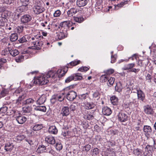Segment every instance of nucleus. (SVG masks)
Here are the masks:
<instances>
[{"instance_id": "f257e3e1", "label": "nucleus", "mask_w": 156, "mask_h": 156, "mask_svg": "<svg viewBox=\"0 0 156 156\" xmlns=\"http://www.w3.org/2000/svg\"><path fill=\"white\" fill-rule=\"evenodd\" d=\"M67 71V69L64 68L63 69H58L56 73H54L52 71L48 72L47 74V78L51 77L52 79H55L57 76L58 78L63 76Z\"/></svg>"}, {"instance_id": "f03ea898", "label": "nucleus", "mask_w": 156, "mask_h": 156, "mask_svg": "<svg viewBox=\"0 0 156 156\" xmlns=\"http://www.w3.org/2000/svg\"><path fill=\"white\" fill-rule=\"evenodd\" d=\"M48 78L47 76H46L45 75L38 77L37 78H34L32 81L31 83L34 84H37L41 85L45 84L49 81V80L47 79Z\"/></svg>"}, {"instance_id": "7ed1b4c3", "label": "nucleus", "mask_w": 156, "mask_h": 156, "mask_svg": "<svg viewBox=\"0 0 156 156\" xmlns=\"http://www.w3.org/2000/svg\"><path fill=\"white\" fill-rule=\"evenodd\" d=\"M32 20V16L30 15L26 14L22 16L20 18L21 23L26 24L30 22Z\"/></svg>"}, {"instance_id": "20e7f679", "label": "nucleus", "mask_w": 156, "mask_h": 156, "mask_svg": "<svg viewBox=\"0 0 156 156\" xmlns=\"http://www.w3.org/2000/svg\"><path fill=\"white\" fill-rule=\"evenodd\" d=\"M119 121L121 122H124L128 120V116L127 114L123 112H121L117 115Z\"/></svg>"}, {"instance_id": "39448f33", "label": "nucleus", "mask_w": 156, "mask_h": 156, "mask_svg": "<svg viewBox=\"0 0 156 156\" xmlns=\"http://www.w3.org/2000/svg\"><path fill=\"white\" fill-rule=\"evenodd\" d=\"M76 93L72 90L69 91L66 95L67 99L70 101H73L76 98Z\"/></svg>"}, {"instance_id": "423d86ee", "label": "nucleus", "mask_w": 156, "mask_h": 156, "mask_svg": "<svg viewBox=\"0 0 156 156\" xmlns=\"http://www.w3.org/2000/svg\"><path fill=\"white\" fill-rule=\"evenodd\" d=\"M33 9L34 13L36 14H39L45 10L44 7L38 5L35 6Z\"/></svg>"}, {"instance_id": "0eeeda50", "label": "nucleus", "mask_w": 156, "mask_h": 156, "mask_svg": "<svg viewBox=\"0 0 156 156\" xmlns=\"http://www.w3.org/2000/svg\"><path fill=\"white\" fill-rule=\"evenodd\" d=\"M31 44H33L35 47V49L37 50L40 49L43 44V41L37 40L32 41L30 42Z\"/></svg>"}, {"instance_id": "6e6552de", "label": "nucleus", "mask_w": 156, "mask_h": 156, "mask_svg": "<svg viewBox=\"0 0 156 156\" xmlns=\"http://www.w3.org/2000/svg\"><path fill=\"white\" fill-rule=\"evenodd\" d=\"M144 131L145 134L147 137H149L152 133V130L151 126H144Z\"/></svg>"}, {"instance_id": "1a4fd4ad", "label": "nucleus", "mask_w": 156, "mask_h": 156, "mask_svg": "<svg viewBox=\"0 0 156 156\" xmlns=\"http://www.w3.org/2000/svg\"><path fill=\"white\" fill-rule=\"evenodd\" d=\"M152 147L151 146L147 145L145 148L144 154L145 156H152Z\"/></svg>"}, {"instance_id": "9d476101", "label": "nucleus", "mask_w": 156, "mask_h": 156, "mask_svg": "<svg viewBox=\"0 0 156 156\" xmlns=\"http://www.w3.org/2000/svg\"><path fill=\"white\" fill-rule=\"evenodd\" d=\"M144 112L147 115H151L154 111L151 108L149 105L144 106Z\"/></svg>"}, {"instance_id": "9b49d317", "label": "nucleus", "mask_w": 156, "mask_h": 156, "mask_svg": "<svg viewBox=\"0 0 156 156\" xmlns=\"http://www.w3.org/2000/svg\"><path fill=\"white\" fill-rule=\"evenodd\" d=\"M75 23H73L71 21L69 20L67 21H65L62 22L60 25L62 27V28L64 27H66L67 28L73 26V25H75Z\"/></svg>"}, {"instance_id": "f8f14e48", "label": "nucleus", "mask_w": 156, "mask_h": 156, "mask_svg": "<svg viewBox=\"0 0 156 156\" xmlns=\"http://www.w3.org/2000/svg\"><path fill=\"white\" fill-rule=\"evenodd\" d=\"M16 118V121L20 124L23 123L27 120L26 118L23 115H19L17 116Z\"/></svg>"}, {"instance_id": "ddd939ff", "label": "nucleus", "mask_w": 156, "mask_h": 156, "mask_svg": "<svg viewBox=\"0 0 156 156\" xmlns=\"http://www.w3.org/2000/svg\"><path fill=\"white\" fill-rule=\"evenodd\" d=\"M45 140L46 142L51 144H54L55 142L54 137L52 136H46L45 138Z\"/></svg>"}, {"instance_id": "4468645a", "label": "nucleus", "mask_w": 156, "mask_h": 156, "mask_svg": "<svg viewBox=\"0 0 156 156\" xmlns=\"http://www.w3.org/2000/svg\"><path fill=\"white\" fill-rule=\"evenodd\" d=\"M149 61L147 59H145L143 60H139L137 62V65L140 67H144V69L145 70L148 64Z\"/></svg>"}, {"instance_id": "2eb2a0df", "label": "nucleus", "mask_w": 156, "mask_h": 156, "mask_svg": "<svg viewBox=\"0 0 156 156\" xmlns=\"http://www.w3.org/2000/svg\"><path fill=\"white\" fill-rule=\"evenodd\" d=\"M137 94L138 99L139 100L143 101L145 97L144 93L141 90H137Z\"/></svg>"}, {"instance_id": "dca6fc26", "label": "nucleus", "mask_w": 156, "mask_h": 156, "mask_svg": "<svg viewBox=\"0 0 156 156\" xmlns=\"http://www.w3.org/2000/svg\"><path fill=\"white\" fill-rule=\"evenodd\" d=\"M46 99V95L44 94H42L39 98L37 100V103L39 105L43 104L45 102Z\"/></svg>"}, {"instance_id": "f3484780", "label": "nucleus", "mask_w": 156, "mask_h": 156, "mask_svg": "<svg viewBox=\"0 0 156 156\" xmlns=\"http://www.w3.org/2000/svg\"><path fill=\"white\" fill-rule=\"evenodd\" d=\"M14 145L12 143L7 142L4 147L5 150L7 151H11L13 148Z\"/></svg>"}, {"instance_id": "a211bd4d", "label": "nucleus", "mask_w": 156, "mask_h": 156, "mask_svg": "<svg viewBox=\"0 0 156 156\" xmlns=\"http://www.w3.org/2000/svg\"><path fill=\"white\" fill-rule=\"evenodd\" d=\"M112 112L110 108L107 107H104L102 108V113L104 115H109Z\"/></svg>"}, {"instance_id": "6ab92c4d", "label": "nucleus", "mask_w": 156, "mask_h": 156, "mask_svg": "<svg viewBox=\"0 0 156 156\" xmlns=\"http://www.w3.org/2000/svg\"><path fill=\"white\" fill-rule=\"evenodd\" d=\"M19 41L21 43L26 42H31L30 36L29 35H25L22 37L19 40Z\"/></svg>"}, {"instance_id": "aec40b11", "label": "nucleus", "mask_w": 156, "mask_h": 156, "mask_svg": "<svg viewBox=\"0 0 156 156\" xmlns=\"http://www.w3.org/2000/svg\"><path fill=\"white\" fill-rule=\"evenodd\" d=\"M43 38L42 36L40 34H37L34 36L33 37H30L31 42L32 41H36L38 40L40 41H43Z\"/></svg>"}, {"instance_id": "412c9836", "label": "nucleus", "mask_w": 156, "mask_h": 156, "mask_svg": "<svg viewBox=\"0 0 156 156\" xmlns=\"http://www.w3.org/2000/svg\"><path fill=\"white\" fill-rule=\"evenodd\" d=\"M7 7L5 6H2L0 7V13H2V16L7 17L8 16L7 11L6 10Z\"/></svg>"}, {"instance_id": "4be33fe9", "label": "nucleus", "mask_w": 156, "mask_h": 156, "mask_svg": "<svg viewBox=\"0 0 156 156\" xmlns=\"http://www.w3.org/2000/svg\"><path fill=\"white\" fill-rule=\"evenodd\" d=\"M77 9L76 8H71L67 11V15L69 17H72L77 13Z\"/></svg>"}, {"instance_id": "5701e85b", "label": "nucleus", "mask_w": 156, "mask_h": 156, "mask_svg": "<svg viewBox=\"0 0 156 156\" xmlns=\"http://www.w3.org/2000/svg\"><path fill=\"white\" fill-rule=\"evenodd\" d=\"M69 108L67 106L64 107L61 110V114L63 116H66L69 114Z\"/></svg>"}, {"instance_id": "b1692460", "label": "nucleus", "mask_w": 156, "mask_h": 156, "mask_svg": "<svg viewBox=\"0 0 156 156\" xmlns=\"http://www.w3.org/2000/svg\"><path fill=\"white\" fill-rule=\"evenodd\" d=\"M87 3V0H77L76 1V5L80 7L85 6Z\"/></svg>"}, {"instance_id": "393cba45", "label": "nucleus", "mask_w": 156, "mask_h": 156, "mask_svg": "<svg viewBox=\"0 0 156 156\" xmlns=\"http://www.w3.org/2000/svg\"><path fill=\"white\" fill-rule=\"evenodd\" d=\"M58 130L55 126H50L48 129L49 132L51 134H56L58 133Z\"/></svg>"}, {"instance_id": "a878e982", "label": "nucleus", "mask_w": 156, "mask_h": 156, "mask_svg": "<svg viewBox=\"0 0 156 156\" xmlns=\"http://www.w3.org/2000/svg\"><path fill=\"white\" fill-rule=\"evenodd\" d=\"M7 17L2 16L0 17V26H4L5 25H7V20L6 18Z\"/></svg>"}, {"instance_id": "bb28decb", "label": "nucleus", "mask_w": 156, "mask_h": 156, "mask_svg": "<svg viewBox=\"0 0 156 156\" xmlns=\"http://www.w3.org/2000/svg\"><path fill=\"white\" fill-rule=\"evenodd\" d=\"M2 55L7 58L10 55V48H8L5 49L2 52Z\"/></svg>"}, {"instance_id": "cd10ccee", "label": "nucleus", "mask_w": 156, "mask_h": 156, "mask_svg": "<svg viewBox=\"0 0 156 156\" xmlns=\"http://www.w3.org/2000/svg\"><path fill=\"white\" fill-rule=\"evenodd\" d=\"M135 66V64L131 63L125 65L122 68L124 70H131Z\"/></svg>"}, {"instance_id": "c85d7f7f", "label": "nucleus", "mask_w": 156, "mask_h": 156, "mask_svg": "<svg viewBox=\"0 0 156 156\" xmlns=\"http://www.w3.org/2000/svg\"><path fill=\"white\" fill-rule=\"evenodd\" d=\"M34 101L33 99L31 98H29L23 101L22 102V104L23 105H30L33 104Z\"/></svg>"}, {"instance_id": "c756f323", "label": "nucleus", "mask_w": 156, "mask_h": 156, "mask_svg": "<svg viewBox=\"0 0 156 156\" xmlns=\"http://www.w3.org/2000/svg\"><path fill=\"white\" fill-rule=\"evenodd\" d=\"M25 136L23 135H20L15 136L14 139L16 142H20L25 138Z\"/></svg>"}, {"instance_id": "7c9ffc66", "label": "nucleus", "mask_w": 156, "mask_h": 156, "mask_svg": "<svg viewBox=\"0 0 156 156\" xmlns=\"http://www.w3.org/2000/svg\"><path fill=\"white\" fill-rule=\"evenodd\" d=\"M19 52L16 49H12L10 48V55L13 56H15L18 55Z\"/></svg>"}, {"instance_id": "2f4dec72", "label": "nucleus", "mask_w": 156, "mask_h": 156, "mask_svg": "<svg viewBox=\"0 0 156 156\" xmlns=\"http://www.w3.org/2000/svg\"><path fill=\"white\" fill-rule=\"evenodd\" d=\"M18 38V34L16 33H14L11 34L10 37V40L12 42L16 41Z\"/></svg>"}, {"instance_id": "473e14b6", "label": "nucleus", "mask_w": 156, "mask_h": 156, "mask_svg": "<svg viewBox=\"0 0 156 156\" xmlns=\"http://www.w3.org/2000/svg\"><path fill=\"white\" fill-rule=\"evenodd\" d=\"M122 87L121 83L119 82L116 83V85L115 87V90L117 92H120L122 91Z\"/></svg>"}, {"instance_id": "72a5a7b5", "label": "nucleus", "mask_w": 156, "mask_h": 156, "mask_svg": "<svg viewBox=\"0 0 156 156\" xmlns=\"http://www.w3.org/2000/svg\"><path fill=\"white\" fill-rule=\"evenodd\" d=\"M100 93L98 91L94 92L92 94L93 98L95 100L96 99L97 100L100 99Z\"/></svg>"}, {"instance_id": "f704fd0d", "label": "nucleus", "mask_w": 156, "mask_h": 156, "mask_svg": "<svg viewBox=\"0 0 156 156\" xmlns=\"http://www.w3.org/2000/svg\"><path fill=\"white\" fill-rule=\"evenodd\" d=\"M55 97V98L56 100L60 102L62 101L64 99L65 95H54Z\"/></svg>"}, {"instance_id": "c9c22d12", "label": "nucleus", "mask_w": 156, "mask_h": 156, "mask_svg": "<svg viewBox=\"0 0 156 156\" xmlns=\"http://www.w3.org/2000/svg\"><path fill=\"white\" fill-rule=\"evenodd\" d=\"M46 149V147L44 145H41L39 146L37 149V151L38 153H41L45 152Z\"/></svg>"}, {"instance_id": "e433bc0d", "label": "nucleus", "mask_w": 156, "mask_h": 156, "mask_svg": "<svg viewBox=\"0 0 156 156\" xmlns=\"http://www.w3.org/2000/svg\"><path fill=\"white\" fill-rule=\"evenodd\" d=\"M43 128L42 124H37L35 125L33 128L34 131H38L40 130Z\"/></svg>"}, {"instance_id": "4c0bfd02", "label": "nucleus", "mask_w": 156, "mask_h": 156, "mask_svg": "<svg viewBox=\"0 0 156 156\" xmlns=\"http://www.w3.org/2000/svg\"><path fill=\"white\" fill-rule=\"evenodd\" d=\"M34 110L36 111H39L43 112L46 111V108L45 106H38L34 108Z\"/></svg>"}, {"instance_id": "58836bf2", "label": "nucleus", "mask_w": 156, "mask_h": 156, "mask_svg": "<svg viewBox=\"0 0 156 156\" xmlns=\"http://www.w3.org/2000/svg\"><path fill=\"white\" fill-rule=\"evenodd\" d=\"M85 106L86 109H89L93 108L95 107V105L93 103L87 102L85 104Z\"/></svg>"}, {"instance_id": "ea45409f", "label": "nucleus", "mask_w": 156, "mask_h": 156, "mask_svg": "<svg viewBox=\"0 0 156 156\" xmlns=\"http://www.w3.org/2000/svg\"><path fill=\"white\" fill-rule=\"evenodd\" d=\"M110 100L112 103L114 105H117L118 102V98L115 96H113L111 98Z\"/></svg>"}, {"instance_id": "a19ab883", "label": "nucleus", "mask_w": 156, "mask_h": 156, "mask_svg": "<svg viewBox=\"0 0 156 156\" xmlns=\"http://www.w3.org/2000/svg\"><path fill=\"white\" fill-rule=\"evenodd\" d=\"M108 81L107 84L108 86L109 87L111 86L112 85L115 80L114 78L111 77L109 79H108Z\"/></svg>"}, {"instance_id": "79ce46f5", "label": "nucleus", "mask_w": 156, "mask_h": 156, "mask_svg": "<svg viewBox=\"0 0 156 156\" xmlns=\"http://www.w3.org/2000/svg\"><path fill=\"white\" fill-rule=\"evenodd\" d=\"M108 79V76L105 74L102 75L100 78V81L102 83L106 82Z\"/></svg>"}, {"instance_id": "37998d69", "label": "nucleus", "mask_w": 156, "mask_h": 156, "mask_svg": "<svg viewBox=\"0 0 156 156\" xmlns=\"http://www.w3.org/2000/svg\"><path fill=\"white\" fill-rule=\"evenodd\" d=\"M66 37V34L63 32H60L58 35V37L59 40L62 39Z\"/></svg>"}, {"instance_id": "c03bdc74", "label": "nucleus", "mask_w": 156, "mask_h": 156, "mask_svg": "<svg viewBox=\"0 0 156 156\" xmlns=\"http://www.w3.org/2000/svg\"><path fill=\"white\" fill-rule=\"evenodd\" d=\"M24 56L23 55H20L16 57L15 58L16 61L18 63L21 62H22L24 59Z\"/></svg>"}, {"instance_id": "a18cd8bd", "label": "nucleus", "mask_w": 156, "mask_h": 156, "mask_svg": "<svg viewBox=\"0 0 156 156\" xmlns=\"http://www.w3.org/2000/svg\"><path fill=\"white\" fill-rule=\"evenodd\" d=\"M114 72V70L112 69H108L104 71V73H105V74L107 75V76L108 75H109L112 74Z\"/></svg>"}, {"instance_id": "49530a36", "label": "nucleus", "mask_w": 156, "mask_h": 156, "mask_svg": "<svg viewBox=\"0 0 156 156\" xmlns=\"http://www.w3.org/2000/svg\"><path fill=\"white\" fill-rule=\"evenodd\" d=\"M55 148L58 151H60L62 148V146L60 143H58L55 145Z\"/></svg>"}, {"instance_id": "de8ad7c7", "label": "nucleus", "mask_w": 156, "mask_h": 156, "mask_svg": "<svg viewBox=\"0 0 156 156\" xmlns=\"http://www.w3.org/2000/svg\"><path fill=\"white\" fill-rule=\"evenodd\" d=\"M77 108V105L75 103L72 104L70 105L69 108L71 111H75Z\"/></svg>"}, {"instance_id": "09e8293b", "label": "nucleus", "mask_w": 156, "mask_h": 156, "mask_svg": "<svg viewBox=\"0 0 156 156\" xmlns=\"http://www.w3.org/2000/svg\"><path fill=\"white\" fill-rule=\"evenodd\" d=\"M73 76V80L75 81L81 80L83 78L82 76L76 74H75Z\"/></svg>"}, {"instance_id": "8fccbe9b", "label": "nucleus", "mask_w": 156, "mask_h": 156, "mask_svg": "<svg viewBox=\"0 0 156 156\" xmlns=\"http://www.w3.org/2000/svg\"><path fill=\"white\" fill-rule=\"evenodd\" d=\"M74 20L76 22L80 23L83 20V18L81 17H74Z\"/></svg>"}, {"instance_id": "3c124183", "label": "nucleus", "mask_w": 156, "mask_h": 156, "mask_svg": "<svg viewBox=\"0 0 156 156\" xmlns=\"http://www.w3.org/2000/svg\"><path fill=\"white\" fill-rule=\"evenodd\" d=\"M25 97V95H23L21 96H20L16 101V103L19 105V103H20V101L24 99Z\"/></svg>"}, {"instance_id": "603ef678", "label": "nucleus", "mask_w": 156, "mask_h": 156, "mask_svg": "<svg viewBox=\"0 0 156 156\" xmlns=\"http://www.w3.org/2000/svg\"><path fill=\"white\" fill-rule=\"evenodd\" d=\"M133 153L136 155L139 156L141 155V152L140 150L137 148L133 150Z\"/></svg>"}, {"instance_id": "864d4df0", "label": "nucleus", "mask_w": 156, "mask_h": 156, "mask_svg": "<svg viewBox=\"0 0 156 156\" xmlns=\"http://www.w3.org/2000/svg\"><path fill=\"white\" fill-rule=\"evenodd\" d=\"M89 69V68L86 66L82 67L79 68L78 70L80 71L83 72L87 71Z\"/></svg>"}, {"instance_id": "5fc2aeb1", "label": "nucleus", "mask_w": 156, "mask_h": 156, "mask_svg": "<svg viewBox=\"0 0 156 156\" xmlns=\"http://www.w3.org/2000/svg\"><path fill=\"white\" fill-rule=\"evenodd\" d=\"M88 95V94L87 93H86L84 94H82L81 95L79 96V98L80 99L82 100H85L87 98V96Z\"/></svg>"}, {"instance_id": "6e6d98bb", "label": "nucleus", "mask_w": 156, "mask_h": 156, "mask_svg": "<svg viewBox=\"0 0 156 156\" xmlns=\"http://www.w3.org/2000/svg\"><path fill=\"white\" fill-rule=\"evenodd\" d=\"M91 146L88 144L85 145L83 147V151H88L91 148Z\"/></svg>"}, {"instance_id": "4d7b16f0", "label": "nucleus", "mask_w": 156, "mask_h": 156, "mask_svg": "<svg viewBox=\"0 0 156 156\" xmlns=\"http://www.w3.org/2000/svg\"><path fill=\"white\" fill-rule=\"evenodd\" d=\"M61 12L59 10L56 11L54 13V16L55 17H58L61 14Z\"/></svg>"}, {"instance_id": "13d9d810", "label": "nucleus", "mask_w": 156, "mask_h": 156, "mask_svg": "<svg viewBox=\"0 0 156 156\" xmlns=\"http://www.w3.org/2000/svg\"><path fill=\"white\" fill-rule=\"evenodd\" d=\"M128 2V1L127 0L125 1L124 2H122L120 4H118L117 5V7H121L123 6L125 4H127Z\"/></svg>"}, {"instance_id": "bf43d9fd", "label": "nucleus", "mask_w": 156, "mask_h": 156, "mask_svg": "<svg viewBox=\"0 0 156 156\" xmlns=\"http://www.w3.org/2000/svg\"><path fill=\"white\" fill-rule=\"evenodd\" d=\"M72 80H73V76H71L67 78L65 80V82L66 83H69Z\"/></svg>"}, {"instance_id": "052dcab7", "label": "nucleus", "mask_w": 156, "mask_h": 156, "mask_svg": "<svg viewBox=\"0 0 156 156\" xmlns=\"http://www.w3.org/2000/svg\"><path fill=\"white\" fill-rule=\"evenodd\" d=\"M80 62V61L79 60H78L77 61H72L70 63V65H71L72 66H75L79 64Z\"/></svg>"}, {"instance_id": "680f3d73", "label": "nucleus", "mask_w": 156, "mask_h": 156, "mask_svg": "<svg viewBox=\"0 0 156 156\" xmlns=\"http://www.w3.org/2000/svg\"><path fill=\"white\" fill-rule=\"evenodd\" d=\"M117 57V55H112L111 56V63H114L116 60V58Z\"/></svg>"}, {"instance_id": "e2e57ef3", "label": "nucleus", "mask_w": 156, "mask_h": 156, "mask_svg": "<svg viewBox=\"0 0 156 156\" xmlns=\"http://www.w3.org/2000/svg\"><path fill=\"white\" fill-rule=\"evenodd\" d=\"M8 93V91L6 89H4L1 92V94L2 97H4Z\"/></svg>"}, {"instance_id": "0e129e2a", "label": "nucleus", "mask_w": 156, "mask_h": 156, "mask_svg": "<svg viewBox=\"0 0 156 156\" xmlns=\"http://www.w3.org/2000/svg\"><path fill=\"white\" fill-rule=\"evenodd\" d=\"M140 70V69H136V68H133L131 69V70H129V72H134L135 73H137Z\"/></svg>"}, {"instance_id": "69168bd1", "label": "nucleus", "mask_w": 156, "mask_h": 156, "mask_svg": "<svg viewBox=\"0 0 156 156\" xmlns=\"http://www.w3.org/2000/svg\"><path fill=\"white\" fill-rule=\"evenodd\" d=\"M137 54H134L131 57H130L127 60V61H128L129 59H131L132 60H133L134 58L136 59L137 58Z\"/></svg>"}, {"instance_id": "338daca9", "label": "nucleus", "mask_w": 156, "mask_h": 156, "mask_svg": "<svg viewBox=\"0 0 156 156\" xmlns=\"http://www.w3.org/2000/svg\"><path fill=\"white\" fill-rule=\"evenodd\" d=\"M29 0H20L23 5L26 6Z\"/></svg>"}, {"instance_id": "774afa93", "label": "nucleus", "mask_w": 156, "mask_h": 156, "mask_svg": "<svg viewBox=\"0 0 156 156\" xmlns=\"http://www.w3.org/2000/svg\"><path fill=\"white\" fill-rule=\"evenodd\" d=\"M87 119L88 120H90L93 119L94 116L92 115L91 114H88L87 115Z\"/></svg>"}]
</instances>
